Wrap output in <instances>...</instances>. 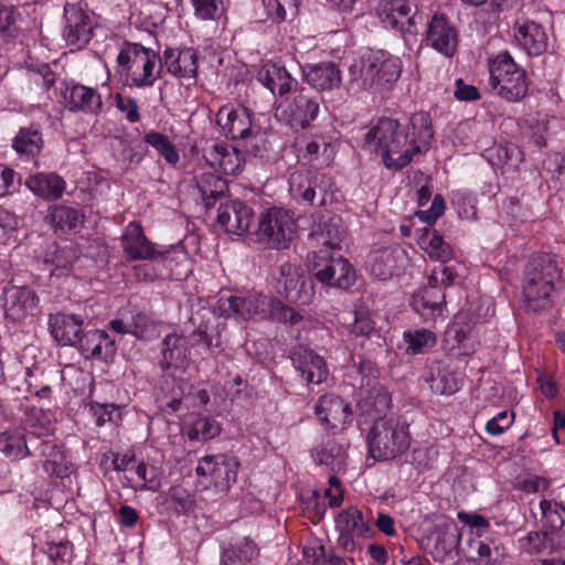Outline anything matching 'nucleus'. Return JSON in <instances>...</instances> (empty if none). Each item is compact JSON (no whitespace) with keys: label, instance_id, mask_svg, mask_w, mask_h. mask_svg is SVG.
<instances>
[{"label":"nucleus","instance_id":"nucleus-45","mask_svg":"<svg viewBox=\"0 0 565 565\" xmlns=\"http://www.w3.org/2000/svg\"><path fill=\"white\" fill-rule=\"evenodd\" d=\"M313 456L319 463L340 471L345 466L347 445L338 440H328Z\"/></svg>","mask_w":565,"mask_h":565},{"label":"nucleus","instance_id":"nucleus-53","mask_svg":"<svg viewBox=\"0 0 565 565\" xmlns=\"http://www.w3.org/2000/svg\"><path fill=\"white\" fill-rule=\"evenodd\" d=\"M303 276L298 268L289 263L280 266L279 277L277 278V291L287 300H290L291 294L299 287Z\"/></svg>","mask_w":565,"mask_h":565},{"label":"nucleus","instance_id":"nucleus-24","mask_svg":"<svg viewBox=\"0 0 565 565\" xmlns=\"http://www.w3.org/2000/svg\"><path fill=\"white\" fill-rule=\"evenodd\" d=\"M83 319L73 313L57 312L50 315L49 329L51 335L62 345H74L81 342Z\"/></svg>","mask_w":565,"mask_h":565},{"label":"nucleus","instance_id":"nucleus-28","mask_svg":"<svg viewBox=\"0 0 565 565\" xmlns=\"http://www.w3.org/2000/svg\"><path fill=\"white\" fill-rule=\"evenodd\" d=\"M349 76L348 90L354 94L360 90L381 88L370 54L350 66Z\"/></svg>","mask_w":565,"mask_h":565},{"label":"nucleus","instance_id":"nucleus-60","mask_svg":"<svg viewBox=\"0 0 565 565\" xmlns=\"http://www.w3.org/2000/svg\"><path fill=\"white\" fill-rule=\"evenodd\" d=\"M194 8V13L202 20L218 19L225 8L224 0H191Z\"/></svg>","mask_w":565,"mask_h":565},{"label":"nucleus","instance_id":"nucleus-15","mask_svg":"<svg viewBox=\"0 0 565 565\" xmlns=\"http://www.w3.org/2000/svg\"><path fill=\"white\" fill-rule=\"evenodd\" d=\"M407 0H380L375 11L385 28L398 30L402 33H417V17L412 13Z\"/></svg>","mask_w":565,"mask_h":565},{"label":"nucleus","instance_id":"nucleus-23","mask_svg":"<svg viewBox=\"0 0 565 565\" xmlns=\"http://www.w3.org/2000/svg\"><path fill=\"white\" fill-rule=\"evenodd\" d=\"M162 68L168 73L184 79L195 78L198 72V56L191 49L167 47L161 60Z\"/></svg>","mask_w":565,"mask_h":565},{"label":"nucleus","instance_id":"nucleus-58","mask_svg":"<svg viewBox=\"0 0 565 565\" xmlns=\"http://www.w3.org/2000/svg\"><path fill=\"white\" fill-rule=\"evenodd\" d=\"M135 472L137 477L142 481L140 486L135 488L136 490H148L156 492L161 488V479L156 467L148 466L141 461L136 466Z\"/></svg>","mask_w":565,"mask_h":565},{"label":"nucleus","instance_id":"nucleus-31","mask_svg":"<svg viewBox=\"0 0 565 565\" xmlns=\"http://www.w3.org/2000/svg\"><path fill=\"white\" fill-rule=\"evenodd\" d=\"M25 185L38 196L45 200H58L62 198L66 183L56 173H38L25 180Z\"/></svg>","mask_w":565,"mask_h":565},{"label":"nucleus","instance_id":"nucleus-13","mask_svg":"<svg viewBox=\"0 0 565 565\" xmlns=\"http://www.w3.org/2000/svg\"><path fill=\"white\" fill-rule=\"evenodd\" d=\"M64 20L63 38L66 43L77 49L87 45L94 30L92 15L78 3H66Z\"/></svg>","mask_w":565,"mask_h":565},{"label":"nucleus","instance_id":"nucleus-41","mask_svg":"<svg viewBox=\"0 0 565 565\" xmlns=\"http://www.w3.org/2000/svg\"><path fill=\"white\" fill-rule=\"evenodd\" d=\"M0 452L14 460L32 455L29 440L19 428H9L0 433Z\"/></svg>","mask_w":565,"mask_h":565},{"label":"nucleus","instance_id":"nucleus-29","mask_svg":"<svg viewBox=\"0 0 565 565\" xmlns=\"http://www.w3.org/2000/svg\"><path fill=\"white\" fill-rule=\"evenodd\" d=\"M258 81L274 95L279 96L291 92L298 84L285 66L278 64L264 65L258 73Z\"/></svg>","mask_w":565,"mask_h":565},{"label":"nucleus","instance_id":"nucleus-49","mask_svg":"<svg viewBox=\"0 0 565 565\" xmlns=\"http://www.w3.org/2000/svg\"><path fill=\"white\" fill-rule=\"evenodd\" d=\"M162 497H164V502L170 503L178 514H189L196 507L194 495L181 486L169 488Z\"/></svg>","mask_w":565,"mask_h":565},{"label":"nucleus","instance_id":"nucleus-2","mask_svg":"<svg viewBox=\"0 0 565 565\" xmlns=\"http://www.w3.org/2000/svg\"><path fill=\"white\" fill-rule=\"evenodd\" d=\"M220 309L227 317L247 321L256 317L269 318L281 323L298 324L303 317L281 300L262 295L231 296L220 299Z\"/></svg>","mask_w":565,"mask_h":565},{"label":"nucleus","instance_id":"nucleus-5","mask_svg":"<svg viewBox=\"0 0 565 565\" xmlns=\"http://www.w3.org/2000/svg\"><path fill=\"white\" fill-rule=\"evenodd\" d=\"M411 445L407 424L401 418L381 417L367 434L370 455L376 460L394 459Z\"/></svg>","mask_w":565,"mask_h":565},{"label":"nucleus","instance_id":"nucleus-8","mask_svg":"<svg viewBox=\"0 0 565 565\" xmlns=\"http://www.w3.org/2000/svg\"><path fill=\"white\" fill-rule=\"evenodd\" d=\"M320 103L316 95L300 88L276 106L275 117L294 130L306 129L317 119Z\"/></svg>","mask_w":565,"mask_h":565},{"label":"nucleus","instance_id":"nucleus-3","mask_svg":"<svg viewBox=\"0 0 565 565\" xmlns=\"http://www.w3.org/2000/svg\"><path fill=\"white\" fill-rule=\"evenodd\" d=\"M557 274L558 266L551 255L536 253L530 257L523 278V297L529 309L540 311L551 306Z\"/></svg>","mask_w":565,"mask_h":565},{"label":"nucleus","instance_id":"nucleus-16","mask_svg":"<svg viewBox=\"0 0 565 565\" xmlns=\"http://www.w3.org/2000/svg\"><path fill=\"white\" fill-rule=\"evenodd\" d=\"M425 40L428 46L447 57L454 56L457 51V30L443 13H435L431 17Z\"/></svg>","mask_w":565,"mask_h":565},{"label":"nucleus","instance_id":"nucleus-40","mask_svg":"<svg viewBox=\"0 0 565 565\" xmlns=\"http://www.w3.org/2000/svg\"><path fill=\"white\" fill-rule=\"evenodd\" d=\"M258 556L256 544L248 537H243L224 547L221 565H246Z\"/></svg>","mask_w":565,"mask_h":565},{"label":"nucleus","instance_id":"nucleus-22","mask_svg":"<svg viewBox=\"0 0 565 565\" xmlns=\"http://www.w3.org/2000/svg\"><path fill=\"white\" fill-rule=\"evenodd\" d=\"M302 72L307 84L320 92L339 88L342 83L341 71L331 61L307 64Z\"/></svg>","mask_w":565,"mask_h":565},{"label":"nucleus","instance_id":"nucleus-30","mask_svg":"<svg viewBox=\"0 0 565 565\" xmlns=\"http://www.w3.org/2000/svg\"><path fill=\"white\" fill-rule=\"evenodd\" d=\"M515 39L529 55L539 56L546 51V33L540 24L533 21H525L518 24Z\"/></svg>","mask_w":565,"mask_h":565},{"label":"nucleus","instance_id":"nucleus-12","mask_svg":"<svg viewBox=\"0 0 565 565\" xmlns=\"http://www.w3.org/2000/svg\"><path fill=\"white\" fill-rule=\"evenodd\" d=\"M6 317L22 322L40 312V299L28 286H8L3 290Z\"/></svg>","mask_w":565,"mask_h":565},{"label":"nucleus","instance_id":"nucleus-39","mask_svg":"<svg viewBox=\"0 0 565 565\" xmlns=\"http://www.w3.org/2000/svg\"><path fill=\"white\" fill-rule=\"evenodd\" d=\"M47 221L55 231H76L84 224V214L76 207L56 204L49 209Z\"/></svg>","mask_w":565,"mask_h":565},{"label":"nucleus","instance_id":"nucleus-14","mask_svg":"<svg viewBox=\"0 0 565 565\" xmlns=\"http://www.w3.org/2000/svg\"><path fill=\"white\" fill-rule=\"evenodd\" d=\"M408 256L399 245H391L373 249L367 258V269L371 275L386 280L398 275L408 265Z\"/></svg>","mask_w":565,"mask_h":565},{"label":"nucleus","instance_id":"nucleus-56","mask_svg":"<svg viewBox=\"0 0 565 565\" xmlns=\"http://www.w3.org/2000/svg\"><path fill=\"white\" fill-rule=\"evenodd\" d=\"M540 509L542 518L552 530H559L565 524V508L546 499L541 500Z\"/></svg>","mask_w":565,"mask_h":565},{"label":"nucleus","instance_id":"nucleus-38","mask_svg":"<svg viewBox=\"0 0 565 565\" xmlns=\"http://www.w3.org/2000/svg\"><path fill=\"white\" fill-rule=\"evenodd\" d=\"M469 546L477 555L472 561L479 565H498L505 557L503 545L494 537L471 540Z\"/></svg>","mask_w":565,"mask_h":565},{"label":"nucleus","instance_id":"nucleus-50","mask_svg":"<svg viewBox=\"0 0 565 565\" xmlns=\"http://www.w3.org/2000/svg\"><path fill=\"white\" fill-rule=\"evenodd\" d=\"M299 3L300 0H263L268 18L277 23L296 17Z\"/></svg>","mask_w":565,"mask_h":565},{"label":"nucleus","instance_id":"nucleus-47","mask_svg":"<svg viewBox=\"0 0 565 565\" xmlns=\"http://www.w3.org/2000/svg\"><path fill=\"white\" fill-rule=\"evenodd\" d=\"M406 352L411 354H420L431 349L436 342V334L427 329H419L404 332Z\"/></svg>","mask_w":565,"mask_h":565},{"label":"nucleus","instance_id":"nucleus-42","mask_svg":"<svg viewBox=\"0 0 565 565\" xmlns=\"http://www.w3.org/2000/svg\"><path fill=\"white\" fill-rule=\"evenodd\" d=\"M12 147L18 154L26 159L34 158L43 147L42 134L34 126L21 128L12 141Z\"/></svg>","mask_w":565,"mask_h":565},{"label":"nucleus","instance_id":"nucleus-48","mask_svg":"<svg viewBox=\"0 0 565 565\" xmlns=\"http://www.w3.org/2000/svg\"><path fill=\"white\" fill-rule=\"evenodd\" d=\"M143 141L148 146L152 147L169 164L174 166L179 162V152L168 136L152 130L145 135Z\"/></svg>","mask_w":565,"mask_h":565},{"label":"nucleus","instance_id":"nucleus-44","mask_svg":"<svg viewBox=\"0 0 565 565\" xmlns=\"http://www.w3.org/2000/svg\"><path fill=\"white\" fill-rule=\"evenodd\" d=\"M196 186L206 207L212 206L227 191L226 180L211 172L199 175Z\"/></svg>","mask_w":565,"mask_h":565},{"label":"nucleus","instance_id":"nucleus-7","mask_svg":"<svg viewBox=\"0 0 565 565\" xmlns=\"http://www.w3.org/2000/svg\"><path fill=\"white\" fill-rule=\"evenodd\" d=\"M256 241L265 248H289L296 235L294 213L282 207H270L264 211L258 220Z\"/></svg>","mask_w":565,"mask_h":565},{"label":"nucleus","instance_id":"nucleus-61","mask_svg":"<svg viewBox=\"0 0 565 565\" xmlns=\"http://www.w3.org/2000/svg\"><path fill=\"white\" fill-rule=\"evenodd\" d=\"M457 537L450 533H438L436 536L435 545L430 550V555L435 562L443 563L450 556L452 550L457 545Z\"/></svg>","mask_w":565,"mask_h":565},{"label":"nucleus","instance_id":"nucleus-32","mask_svg":"<svg viewBox=\"0 0 565 565\" xmlns=\"http://www.w3.org/2000/svg\"><path fill=\"white\" fill-rule=\"evenodd\" d=\"M335 529L363 540L371 537L374 533L369 521L364 520L363 513L356 507H350L337 515Z\"/></svg>","mask_w":565,"mask_h":565},{"label":"nucleus","instance_id":"nucleus-63","mask_svg":"<svg viewBox=\"0 0 565 565\" xmlns=\"http://www.w3.org/2000/svg\"><path fill=\"white\" fill-rule=\"evenodd\" d=\"M365 404L373 407L376 414H382L391 406V396L384 387L374 386L365 396Z\"/></svg>","mask_w":565,"mask_h":565},{"label":"nucleus","instance_id":"nucleus-33","mask_svg":"<svg viewBox=\"0 0 565 565\" xmlns=\"http://www.w3.org/2000/svg\"><path fill=\"white\" fill-rule=\"evenodd\" d=\"M419 247L433 260L446 263L454 256L450 244L444 241L443 236L434 228L424 227L418 236Z\"/></svg>","mask_w":565,"mask_h":565},{"label":"nucleus","instance_id":"nucleus-27","mask_svg":"<svg viewBox=\"0 0 565 565\" xmlns=\"http://www.w3.org/2000/svg\"><path fill=\"white\" fill-rule=\"evenodd\" d=\"M161 354L160 364L163 369H184L190 354L185 338L175 331L167 334L162 341Z\"/></svg>","mask_w":565,"mask_h":565},{"label":"nucleus","instance_id":"nucleus-59","mask_svg":"<svg viewBox=\"0 0 565 565\" xmlns=\"http://www.w3.org/2000/svg\"><path fill=\"white\" fill-rule=\"evenodd\" d=\"M375 332V321L372 319L371 312L360 307L354 312V321L351 326V333L355 337L370 338Z\"/></svg>","mask_w":565,"mask_h":565},{"label":"nucleus","instance_id":"nucleus-25","mask_svg":"<svg viewBox=\"0 0 565 565\" xmlns=\"http://www.w3.org/2000/svg\"><path fill=\"white\" fill-rule=\"evenodd\" d=\"M64 103L68 110L86 114H98L103 107L100 95L94 88L81 84L65 88Z\"/></svg>","mask_w":565,"mask_h":565},{"label":"nucleus","instance_id":"nucleus-35","mask_svg":"<svg viewBox=\"0 0 565 565\" xmlns=\"http://www.w3.org/2000/svg\"><path fill=\"white\" fill-rule=\"evenodd\" d=\"M81 349L86 358L107 359L115 351V340L106 331L92 330L81 338Z\"/></svg>","mask_w":565,"mask_h":565},{"label":"nucleus","instance_id":"nucleus-43","mask_svg":"<svg viewBox=\"0 0 565 565\" xmlns=\"http://www.w3.org/2000/svg\"><path fill=\"white\" fill-rule=\"evenodd\" d=\"M416 309L425 317L435 319L441 317L445 310V294L435 286L428 285L419 298L415 300Z\"/></svg>","mask_w":565,"mask_h":565},{"label":"nucleus","instance_id":"nucleus-46","mask_svg":"<svg viewBox=\"0 0 565 565\" xmlns=\"http://www.w3.org/2000/svg\"><path fill=\"white\" fill-rule=\"evenodd\" d=\"M29 447L31 449V456H41L47 459L61 446L52 438L50 428H38L33 427L29 431Z\"/></svg>","mask_w":565,"mask_h":565},{"label":"nucleus","instance_id":"nucleus-9","mask_svg":"<svg viewBox=\"0 0 565 565\" xmlns=\"http://www.w3.org/2000/svg\"><path fill=\"white\" fill-rule=\"evenodd\" d=\"M312 271L319 282L329 287L348 289L355 282V271L348 259L328 249L315 252Z\"/></svg>","mask_w":565,"mask_h":565},{"label":"nucleus","instance_id":"nucleus-10","mask_svg":"<svg viewBox=\"0 0 565 565\" xmlns=\"http://www.w3.org/2000/svg\"><path fill=\"white\" fill-rule=\"evenodd\" d=\"M239 462L225 454L206 455L195 467L198 478L207 481L218 491H227L236 482Z\"/></svg>","mask_w":565,"mask_h":565},{"label":"nucleus","instance_id":"nucleus-20","mask_svg":"<svg viewBox=\"0 0 565 565\" xmlns=\"http://www.w3.org/2000/svg\"><path fill=\"white\" fill-rule=\"evenodd\" d=\"M122 248L129 259H154L163 256L167 250H158L145 235L141 225L137 222H130L121 237Z\"/></svg>","mask_w":565,"mask_h":565},{"label":"nucleus","instance_id":"nucleus-54","mask_svg":"<svg viewBox=\"0 0 565 565\" xmlns=\"http://www.w3.org/2000/svg\"><path fill=\"white\" fill-rule=\"evenodd\" d=\"M221 433L220 424L210 417L196 418L188 430L191 440L206 441L215 438Z\"/></svg>","mask_w":565,"mask_h":565},{"label":"nucleus","instance_id":"nucleus-6","mask_svg":"<svg viewBox=\"0 0 565 565\" xmlns=\"http://www.w3.org/2000/svg\"><path fill=\"white\" fill-rule=\"evenodd\" d=\"M489 73L491 88L503 99L519 102L526 96V73L507 51L489 58Z\"/></svg>","mask_w":565,"mask_h":565},{"label":"nucleus","instance_id":"nucleus-34","mask_svg":"<svg viewBox=\"0 0 565 565\" xmlns=\"http://www.w3.org/2000/svg\"><path fill=\"white\" fill-rule=\"evenodd\" d=\"M426 381L431 391L440 395H451L461 387L459 375L441 362L434 363Z\"/></svg>","mask_w":565,"mask_h":565},{"label":"nucleus","instance_id":"nucleus-17","mask_svg":"<svg viewBox=\"0 0 565 565\" xmlns=\"http://www.w3.org/2000/svg\"><path fill=\"white\" fill-rule=\"evenodd\" d=\"M254 217V210L249 205L233 200L220 205L216 222L227 234L241 236L248 232Z\"/></svg>","mask_w":565,"mask_h":565},{"label":"nucleus","instance_id":"nucleus-18","mask_svg":"<svg viewBox=\"0 0 565 565\" xmlns=\"http://www.w3.org/2000/svg\"><path fill=\"white\" fill-rule=\"evenodd\" d=\"M316 413L334 431L343 430L352 422L350 404L334 394L322 395L317 401Z\"/></svg>","mask_w":565,"mask_h":565},{"label":"nucleus","instance_id":"nucleus-52","mask_svg":"<svg viewBox=\"0 0 565 565\" xmlns=\"http://www.w3.org/2000/svg\"><path fill=\"white\" fill-rule=\"evenodd\" d=\"M130 334L139 339H152L157 334V322L147 311H134L130 317Z\"/></svg>","mask_w":565,"mask_h":565},{"label":"nucleus","instance_id":"nucleus-4","mask_svg":"<svg viewBox=\"0 0 565 565\" xmlns=\"http://www.w3.org/2000/svg\"><path fill=\"white\" fill-rule=\"evenodd\" d=\"M118 71L132 87H150L160 77L162 63L151 49L126 42L117 56Z\"/></svg>","mask_w":565,"mask_h":565},{"label":"nucleus","instance_id":"nucleus-21","mask_svg":"<svg viewBox=\"0 0 565 565\" xmlns=\"http://www.w3.org/2000/svg\"><path fill=\"white\" fill-rule=\"evenodd\" d=\"M324 175H309L306 172H295L289 179V191L294 199L309 204H315L318 198V205L327 203L328 193L322 188Z\"/></svg>","mask_w":565,"mask_h":565},{"label":"nucleus","instance_id":"nucleus-62","mask_svg":"<svg viewBox=\"0 0 565 565\" xmlns=\"http://www.w3.org/2000/svg\"><path fill=\"white\" fill-rule=\"evenodd\" d=\"M45 554L54 565H64L72 558L73 550L68 542L46 543Z\"/></svg>","mask_w":565,"mask_h":565},{"label":"nucleus","instance_id":"nucleus-26","mask_svg":"<svg viewBox=\"0 0 565 565\" xmlns=\"http://www.w3.org/2000/svg\"><path fill=\"white\" fill-rule=\"evenodd\" d=\"M207 163L225 174H237L243 167L241 152L226 143L216 142L205 152Z\"/></svg>","mask_w":565,"mask_h":565},{"label":"nucleus","instance_id":"nucleus-11","mask_svg":"<svg viewBox=\"0 0 565 565\" xmlns=\"http://www.w3.org/2000/svg\"><path fill=\"white\" fill-rule=\"evenodd\" d=\"M216 124L221 134L233 140H247L258 132L252 122L249 109L243 106H222L216 114Z\"/></svg>","mask_w":565,"mask_h":565},{"label":"nucleus","instance_id":"nucleus-55","mask_svg":"<svg viewBox=\"0 0 565 565\" xmlns=\"http://www.w3.org/2000/svg\"><path fill=\"white\" fill-rule=\"evenodd\" d=\"M189 341L192 347H201L206 352L213 353L221 347L220 337L214 338L211 333L209 320H202L198 327L190 333Z\"/></svg>","mask_w":565,"mask_h":565},{"label":"nucleus","instance_id":"nucleus-64","mask_svg":"<svg viewBox=\"0 0 565 565\" xmlns=\"http://www.w3.org/2000/svg\"><path fill=\"white\" fill-rule=\"evenodd\" d=\"M438 454L436 446H422L413 450L412 460L417 468L428 469L437 460Z\"/></svg>","mask_w":565,"mask_h":565},{"label":"nucleus","instance_id":"nucleus-57","mask_svg":"<svg viewBox=\"0 0 565 565\" xmlns=\"http://www.w3.org/2000/svg\"><path fill=\"white\" fill-rule=\"evenodd\" d=\"M43 468L45 472L52 477L65 478L71 473L72 463L61 447L57 451L44 460Z\"/></svg>","mask_w":565,"mask_h":565},{"label":"nucleus","instance_id":"nucleus-51","mask_svg":"<svg viewBox=\"0 0 565 565\" xmlns=\"http://www.w3.org/2000/svg\"><path fill=\"white\" fill-rule=\"evenodd\" d=\"M519 543L522 551L532 555L555 551L554 541L545 531L530 532L526 536L520 539Z\"/></svg>","mask_w":565,"mask_h":565},{"label":"nucleus","instance_id":"nucleus-37","mask_svg":"<svg viewBox=\"0 0 565 565\" xmlns=\"http://www.w3.org/2000/svg\"><path fill=\"white\" fill-rule=\"evenodd\" d=\"M343 236L344 228L339 216H332L327 222L318 224L310 234L312 242H315L317 246L324 247L323 249L340 248Z\"/></svg>","mask_w":565,"mask_h":565},{"label":"nucleus","instance_id":"nucleus-36","mask_svg":"<svg viewBox=\"0 0 565 565\" xmlns=\"http://www.w3.org/2000/svg\"><path fill=\"white\" fill-rule=\"evenodd\" d=\"M370 56L374 68L376 70V76L381 88L385 84L396 82L401 77L402 61L399 57L382 50L371 52Z\"/></svg>","mask_w":565,"mask_h":565},{"label":"nucleus","instance_id":"nucleus-1","mask_svg":"<svg viewBox=\"0 0 565 565\" xmlns=\"http://www.w3.org/2000/svg\"><path fill=\"white\" fill-rule=\"evenodd\" d=\"M434 130L429 115L424 111L414 114L408 127L392 118H381L364 135L363 147L381 158L390 171H401L425 154L431 145Z\"/></svg>","mask_w":565,"mask_h":565},{"label":"nucleus","instance_id":"nucleus-19","mask_svg":"<svg viewBox=\"0 0 565 565\" xmlns=\"http://www.w3.org/2000/svg\"><path fill=\"white\" fill-rule=\"evenodd\" d=\"M290 359L307 384H320L327 380L329 375L327 362L312 350L298 347L291 352Z\"/></svg>","mask_w":565,"mask_h":565}]
</instances>
